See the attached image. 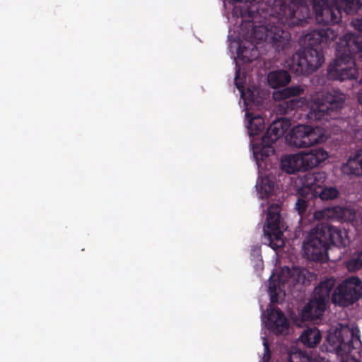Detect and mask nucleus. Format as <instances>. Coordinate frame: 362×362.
I'll use <instances>...</instances> for the list:
<instances>
[{
    "instance_id": "nucleus-10",
    "label": "nucleus",
    "mask_w": 362,
    "mask_h": 362,
    "mask_svg": "<svg viewBox=\"0 0 362 362\" xmlns=\"http://www.w3.org/2000/svg\"><path fill=\"white\" fill-rule=\"evenodd\" d=\"M267 316L265 322L267 329L276 335L285 334L288 332L289 322L284 313L279 308H267Z\"/></svg>"
},
{
    "instance_id": "nucleus-2",
    "label": "nucleus",
    "mask_w": 362,
    "mask_h": 362,
    "mask_svg": "<svg viewBox=\"0 0 362 362\" xmlns=\"http://www.w3.org/2000/svg\"><path fill=\"white\" fill-rule=\"evenodd\" d=\"M348 240L337 228L327 223L317 226L311 230L303 244L306 257L313 262H325L328 260L327 250L331 245L344 247Z\"/></svg>"
},
{
    "instance_id": "nucleus-15",
    "label": "nucleus",
    "mask_w": 362,
    "mask_h": 362,
    "mask_svg": "<svg viewBox=\"0 0 362 362\" xmlns=\"http://www.w3.org/2000/svg\"><path fill=\"white\" fill-rule=\"evenodd\" d=\"M300 153L284 156L281 160V168L288 174L304 171Z\"/></svg>"
},
{
    "instance_id": "nucleus-7",
    "label": "nucleus",
    "mask_w": 362,
    "mask_h": 362,
    "mask_svg": "<svg viewBox=\"0 0 362 362\" xmlns=\"http://www.w3.org/2000/svg\"><path fill=\"white\" fill-rule=\"evenodd\" d=\"M362 296V281L358 276H350L342 281L334 290L331 300L334 305L348 307Z\"/></svg>"
},
{
    "instance_id": "nucleus-21",
    "label": "nucleus",
    "mask_w": 362,
    "mask_h": 362,
    "mask_svg": "<svg viewBox=\"0 0 362 362\" xmlns=\"http://www.w3.org/2000/svg\"><path fill=\"white\" fill-rule=\"evenodd\" d=\"M339 195V190L335 187H317L314 191L313 198L320 199L322 201L332 200L337 198Z\"/></svg>"
},
{
    "instance_id": "nucleus-24",
    "label": "nucleus",
    "mask_w": 362,
    "mask_h": 362,
    "mask_svg": "<svg viewBox=\"0 0 362 362\" xmlns=\"http://www.w3.org/2000/svg\"><path fill=\"white\" fill-rule=\"evenodd\" d=\"M340 211H341V206H339L326 208L322 211H317L315 214V217L317 218L336 220V221H339Z\"/></svg>"
},
{
    "instance_id": "nucleus-18",
    "label": "nucleus",
    "mask_w": 362,
    "mask_h": 362,
    "mask_svg": "<svg viewBox=\"0 0 362 362\" xmlns=\"http://www.w3.org/2000/svg\"><path fill=\"white\" fill-rule=\"evenodd\" d=\"M246 117L248 120L247 127L250 136L258 135L264 129V120L262 117L252 116L250 112L246 113Z\"/></svg>"
},
{
    "instance_id": "nucleus-5",
    "label": "nucleus",
    "mask_w": 362,
    "mask_h": 362,
    "mask_svg": "<svg viewBox=\"0 0 362 362\" xmlns=\"http://www.w3.org/2000/svg\"><path fill=\"white\" fill-rule=\"evenodd\" d=\"M281 210L279 204H271L267 215V224L263 228L264 234L262 237V242L273 250H277L284 246V234L280 229Z\"/></svg>"
},
{
    "instance_id": "nucleus-22",
    "label": "nucleus",
    "mask_w": 362,
    "mask_h": 362,
    "mask_svg": "<svg viewBox=\"0 0 362 362\" xmlns=\"http://www.w3.org/2000/svg\"><path fill=\"white\" fill-rule=\"evenodd\" d=\"M313 199H314L313 196H311L310 193L307 192L301 193L300 189H298L295 208L299 215L303 216L305 214Z\"/></svg>"
},
{
    "instance_id": "nucleus-19",
    "label": "nucleus",
    "mask_w": 362,
    "mask_h": 362,
    "mask_svg": "<svg viewBox=\"0 0 362 362\" xmlns=\"http://www.w3.org/2000/svg\"><path fill=\"white\" fill-rule=\"evenodd\" d=\"M272 142H264L261 139L260 144L253 146V153L257 160L263 161L266 158L274 153V149L272 147Z\"/></svg>"
},
{
    "instance_id": "nucleus-23",
    "label": "nucleus",
    "mask_w": 362,
    "mask_h": 362,
    "mask_svg": "<svg viewBox=\"0 0 362 362\" xmlns=\"http://www.w3.org/2000/svg\"><path fill=\"white\" fill-rule=\"evenodd\" d=\"M303 92L304 89L300 86L295 85L284 88L279 93H275L274 97L276 100H284L293 96H298Z\"/></svg>"
},
{
    "instance_id": "nucleus-14",
    "label": "nucleus",
    "mask_w": 362,
    "mask_h": 362,
    "mask_svg": "<svg viewBox=\"0 0 362 362\" xmlns=\"http://www.w3.org/2000/svg\"><path fill=\"white\" fill-rule=\"evenodd\" d=\"M341 171L349 175L362 176V149L349 157L347 162L343 164Z\"/></svg>"
},
{
    "instance_id": "nucleus-13",
    "label": "nucleus",
    "mask_w": 362,
    "mask_h": 362,
    "mask_svg": "<svg viewBox=\"0 0 362 362\" xmlns=\"http://www.w3.org/2000/svg\"><path fill=\"white\" fill-rule=\"evenodd\" d=\"M288 127V121L283 119L274 121L268 127L267 132L262 136L264 142L274 143L279 138L282 136Z\"/></svg>"
},
{
    "instance_id": "nucleus-3",
    "label": "nucleus",
    "mask_w": 362,
    "mask_h": 362,
    "mask_svg": "<svg viewBox=\"0 0 362 362\" xmlns=\"http://www.w3.org/2000/svg\"><path fill=\"white\" fill-rule=\"evenodd\" d=\"M346 97L338 90L317 93L309 103L308 117L310 120L334 118L343 108Z\"/></svg>"
},
{
    "instance_id": "nucleus-12",
    "label": "nucleus",
    "mask_w": 362,
    "mask_h": 362,
    "mask_svg": "<svg viewBox=\"0 0 362 362\" xmlns=\"http://www.w3.org/2000/svg\"><path fill=\"white\" fill-rule=\"evenodd\" d=\"M326 179L327 176L325 172L307 173L303 177V186L300 188L301 193L307 192L310 193L311 196H314V191H316L317 187H321Z\"/></svg>"
},
{
    "instance_id": "nucleus-6",
    "label": "nucleus",
    "mask_w": 362,
    "mask_h": 362,
    "mask_svg": "<svg viewBox=\"0 0 362 362\" xmlns=\"http://www.w3.org/2000/svg\"><path fill=\"white\" fill-rule=\"evenodd\" d=\"M358 332V329L345 327L329 333L326 339L329 351L341 356L349 354L361 344Z\"/></svg>"
},
{
    "instance_id": "nucleus-26",
    "label": "nucleus",
    "mask_w": 362,
    "mask_h": 362,
    "mask_svg": "<svg viewBox=\"0 0 362 362\" xmlns=\"http://www.w3.org/2000/svg\"><path fill=\"white\" fill-rule=\"evenodd\" d=\"M279 281H276V280L272 279V276L270 277L269 291L270 293V300L272 303H277L279 302L277 290L279 286Z\"/></svg>"
},
{
    "instance_id": "nucleus-8",
    "label": "nucleus",
    "mask_w": 362,
    "mask_h": 362,
    "mask_svg": "<svg viewBox=\"0 0 362 362\" xmlns=\"http://www.w3.org/2000/svg\"><path fill=\"white\" fill-rule=\"evenodd\" d=\"M286 139L291 146L307 148L321 142L322 136L319 135L317 129L310 126L298 125L291 130Z\"/></svg>"
},
{
    "instance_id": "nucleus-20",
    "label": "nucleus",
    "mask_w": 362,
    "mask_h": 362,
    "mask_svg": "<svg viewBox=\"0 0 362 362\" xmlns=\"http://www.w3.org/2000/svg\"><path fill=\"white\" fill-rule=\"evenodd\" d=\"M256 187L262 199L268 198L273 194L274 182L268 176H265L257 181Z\"/></svg>"
},
{
    "instance_id": "nucleus-27",
    "label": "nucleus",
    "mask_w": 362,
    "mask_h": 362,
    "mask_svg": "<svg viewBox=\"0 0 362 362\" xmlns=\"http://www.w3.org/2000/svg\"><path fill=\"white\" fill-rule=\"evenodd\" d=\"M356 218L355 211L347 207H341V211L339 214L340 222H351Z\"/></svg>"
},
{
    "instance_id": "nucleus-25",
    "label": "nucleus",
    "mask_w": 362,
    "mask_h": 362,
    "mask_svg": "<svg viewBox=\"0 0 362 362\" xmlns=\"http://www.w3.org/2000/svg\"><path fill=\"white\" fill-rule=\"evenodd\" d=\"M346 267L350 272H355L362 269V250L356 252L346 262Z\"/></svg>"
},
{
    "instance_id": "nucleus-9",
    "label": "nucleus",
    "mask_w": 362,
    "mask_h": 362,
    "mask_svg": "<svg viewBox=\"0 0 362 362\" xmlns=\"http://www.w3.org/2000/svg\"><path fill=\"white\" fill-rule=\"evenodd\" d=\"M327 74L329 78L343 81L356 79L358 74L356 62L352 60H340L337 57L329 66Z\"/></svg>"
},
{
    "instance_id": "nucleus-28",
    "label": "nucleus",
    "mask_w": 362,
    "mask_h": 362,
    "mask_svg": "<svg viewBox=\"0 0 362 362\" xmlns=\"http://www.w3.org/2000/svg\"><path fill=\"white\" fill-rule=\"evenodd\" d=\"M234 82H235V85L236 88L241 93V95H243V94L244 93L245 78H244V77L240 78V72L239 69H238L235 72Z\"/></svg>"
},
{
    "instance_id": "nucleus-4",
    "label": "nucleus",
    "mask_w": 362,
    "mask_h": 362,
    "mask_svg": "<svg viewBox=\"0 0 362 362\" xmlns=\"http://www.w3.org/2000/svg\"><path fill=\"white\" fill-rule=\"evenodd\" d=\"M335 285L334 277H329L319 283L315 288L313 298L303 308L300 315L303 321L320 319L330 299V293Z\"/></svg>"
},
{
    "instance_id": "nucleus-29",
    "label": "nucleus",
    "mask_w": 362,
    "mask_h": 362,
    "mask_svg": "<svg viewBox=\"0 0 362 362\" xmlns=\"http://www.w3.org/2000/svg\"><path fill=\"white\" fill-rule=\"evenodd\" d=\"M264 354L262 356V362H269L271 359L272 352L269 349V345L266 337H263Z\"/></svg>"
},
{
    "instance_id": "nucleus-16",
    "label": "nucleus",
    "mask_w": 362,
    "mask_h": 362,
    "mask_svg": "<svg viewBox=\"0 0 362 362\" xmlns=\"http://www.w3.org/2000/svg\"><path fill=\"white\" fill-rule=\"evenodd\" d=\"M291 81V76L285 70H277L269 72L267 76L268 84L272 88L286 86Z\"/></svg>"
},
{
    "instance_id": "nucleus-1",
    "label": "nucleus",
    "mask_w": 362,
    "mask_h": 362,
    "mask_svg": "<svg viewBox=\"0 0 362 362\" xmlns=\"http://www.w3.org/2000/svg\"><path fill=\"white\" fill-rule=\"evenodd\" d=\"M269 21H259V13L246 8L241 11V31L245 41L240 42L238 58L243 63H250L259 57L257 45L265 41L277 51L286 50L290 46L291 35L282 25L289 28L304 26L308 23L310 12L305 0H274Z\"/></svg>"
},
{
    "instance_id": "nucleus-17",
    "label": "nucleus",
    "mask_w": 362,
    "mask_h": 362,
    "mask_svg": "<svg viewBox=\"0 0 362 362\" xmlns=\"http://www.w3.org/2000/svg\"><path fill=\"white\" fill-rule=\"evenodd\" d=\"M302 343L307 347L314 348L321 341L322 336L320 330L315 327L305 329L300 337Z\"/></svg>"
},
{
    "instance_id": "nucleus-11",
    "label": "nucleus",
    "mask_w": 362,
    "mask_h": 362,
    "mask_svg": "<svg viewBox=\"0 0 362 362\" xmlns=\"http://www.w3.org/2000/svg\"><path fill=\"white\" fill-rule=\"evenodd\" d=\"M300 153L304 171L318 166L328 158L327 152L318 147Z\"/></svg>"
},
{
    "instance_id": "nucleus-30",
    "label": "nucleus",
    "mask_w": 362,
    "mask_h": 362,
    "mask_svg": "<svg viewBox=\"0 0 362 362\" xmlns=\"http://www.w3.org/2000/svg\"><path fill=\"white\" fill-rule=\"evenodd\" d=\"M360 82H361V83H362V78L361 79Z\"/></svg>"
}]
</instances>
